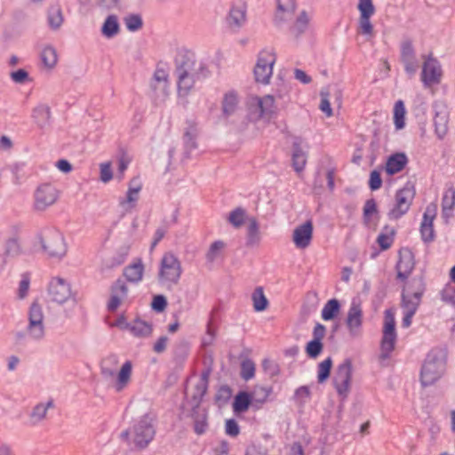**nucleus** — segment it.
I'll return each instance as SVG.
<instances>
[{
  "label": "nucleus",
  "instance_id": "obj_53",
  "mask_svg": "<svg viewBox=\"0 0 455 455\" xmlns=\"http://www.w3.org/2000/svg\"><path fill=\"white\" fill-rule=\"evenodd\" d=\"M253 307L255 311L260 312L266 309L267 299H266L262 288H257L252 293Z\"/></svg>",
  "mask_w": 455,
  "mask_h": 455
},
{
  "label": "nucleus",
  "instance_id": "obj_28",
  "mask_svg": "<svg viewBox=\"0 0 455 455\" xmlns=\"http://www.w3.org/2000/svg\"><path fill=\"white\" fill-rule=\"evenodd\" d=\"M414 268V259L411 251L400 253V259L396 264L397 278L404 281Z\"/></svg>",
  "mask_w": 455,
  "mask_h": 455
},
{
  "label": "nucleus",
  "instance_id": "obj_18",
  "mask_svg": "<svg viewBox=\"0 0 455 455\" xmlns=\"http://www.w3.org/2000/svg\"><path fill=\"white\" fill-rule=\"evenodd\" d=\"M436 214L437 204L435 203L429 204L423 213L419 232L422 241L426 243L435 239L434 220Z\"/></svg>",
  "mask_w": 455,
  "mask_h": 455
},
{
  "label": "nucleus",
  "instance_id": "obj_41",
  "mask_svg": "<svg viewBox=\"0 0 455 455\" xmlns=\"http://www.w3.org/2000/svg\"><path fill=\"white\" fill-rule=\"evenodd\" d=\"M340 310V304L338 299H331L328 300L321 312V316L324 321H330L335 318Z\"/></svg>",
  "mask_w": 455,
  "mask_h": 455
},
{
  "label": "nucleus",
  "instance_id": "obj_2",
  "mask_svg": "<svg viewBox=\"0 0 455 455\" xmlns=\"http://www.w3.org/2000/svg\"><path fill=\"white\" fill-rule=\"evenodd\" d=\"M446 352L443 348H433L427 355L420 371L422 386H431L439 380L445 372Z\"/></svg>",
  "mask_w": 455,
  "mask_h": 455
},
{
  "label": "nucleus",
  "instance_id": "obj_46",
  "mask_svg": "<svg viewBox=\"0 0 455 455\" xmlns=\"http://www.w3.org/2000/svg\"><path fill=\"white\" fill-rule=\"evenodd\" d=\"M406 109L403 100H399L394 106V124L396 130H402L405 126Z\"/></svg>",
  "mask_w": 455,
  "mask_h": 455
},
{
  "label": "nucleus",
  "instance_id": "obj_1",
  "mask_svg": "<svg viewBox=\"0 0 455 455\" xmlns=\"http://www.w3.org/2000/svg\"><path fill=\"white\" fill-rule=\"evenodd\" d=\"M155 435V418L148 413L134 419L129 428L121 433L122 439L138 450L146 449Z\"/></svg>",
  "mask_w": 455,
  "mask_h": 455
},
{
  "label": "nucleus",
  "instance_id": "obj_43",
  "mask_svg": "<svg viewBox=\"0 0 455 455\" xmlns=\"http://www.w3.org/2000/svg\"><path fill=\"white\" fill-rule=\"evenodd\" d=\"M313 18V13L305 10L301 11L298 15L295 23L292 27V32L296 35H300L306 31L310 20Z\"/></svg>",
  "mask_w": 455,
  "mask_h": 455
},
{
  "label": "nucleus",
  "instance_id": "obj_63",
  "mask_svg": "<svg viewBox=\"0 0 455 455\" xmlns=\"http://www.w3.org/2000/svg\"><path fill=\"white\" fill-rule=\"evenodd\" d=\"M416 58L412 44L410 41L403 42L401 46V59Z\"/></svg>",
  "mask_w": 455,
  "mask_h": 455
},
{
  "label": "nucleus",
  "instance_id": "obj_8",
  "mask_svg": "<svg viewBox=\"0 0 455 455\" xmlns=\"http://www.w3.org/2000/svg\"><path fill=\"white\" fill-rule=\"evenodd\" d=\"M47 294L52 302L60 305L67 303L70 299L76 300L71 284L67 279L60 276H53L50 279Z\"/></svg>",
  "mask_w": 455,
  "mask_h": 455
},
{
  "label": "nucleus",
  "instance_id": "obj_24",
  "mask_svg": "<svg viewBox=\"0 0 455 455\" xmlns=\"http://www.w3.org/2000/svg\"><path fill=\"white\" fill-rule=\"evenodd\" d=\"M326 334V328L322 323H316L313 330V339L306 346V353L310 358H316L323 351V339Z\"/></svg>",
  "mask_w": 455,
  "mask_h": 455
},
{
  "label": "nucleus",
  "instance_id": "obj_3",
  "mask_svg": "<svg viewBox=\"0 0 455 455\" xmlns=\"http://www.w3.org/2000/svg\"><path fill=\"white\" fill-rule=\"evenodd\" d=\"M175 75L208 76L210 71L204 61H197L194 52L180 48L174 57Z\"/></svg>",
  "mask_w": 455,
  "mask_h": 455
},
{
  "label": "nucleus",
  "instance_id": "obj_9",
  "mask_svg": "<svg viewBox=\"0 0 455 455\" xmlns=\"http://www.w3.org/2000/svg\"><path fill=\"white\" fill-rule=\"evenodd\" d=\"M395 320L391 310L385 311V321L383 327V335L380 344V358L385 360L389 358L395 348L396 341Z\"/></svg>",
  "mask_w": 455,
  "mask_h": 455
},
{
  "label": "nucleus",
  "instance_id": "obj_12",
  "mask_svg": "<svg viewBox=\"0 0 455 455\" xmlns=\"http://www.w3.org/2000/svg\"><path fill=\"white\" fill-rule=\"evenodd\" d=\"M60 196L57 188L51 183L39 185L34 192V209L44 211L54 204Z\"/></svg>",
  "mask_w": 455,
  "mask_h": 455
},
{
  "label": "nucleus",
  "instance_id": "obj_58",
  "mask_svg": "<svg viewBox=\"0 0 455 455\" xmlns=\"http://www.w3.org/2000/svg\"><path fill=\"white\" fill-rule=\"evenodd\" d=\"M321 101L319 105L320 110L327 116L331 117L333 115L332 108L330 103V94L327 91H321Z\"/></svg>",
  "mask_w": 455,
  "mask_h": 455
},
{
  "label": "nucleus",
  "instance_id": "obj_36",
  "mask_svg": "<svg viewBox=\"0 0 455 455\" xmlns=\"http://www.w3.org/2000/svg\"><path fill=\"white\" fill-rule=\"evenodd\" d=\"M120 31L118 18L115 14L108 15L101 27V34L106 38H113Z\"/></svg>",
  "mask_w": 455,
  "mask_h": 455
},
{
  "label": "nucleus",
  "instance_id": "obj_17",
  "mask_svg": "<svg viewBox=\"0 0 455 455\" xmlns=\"http://www.w3.org/2000/svg\"><path fill=\"white\" fill-rule=\"evenodd\" d=\"M443 70L440 62L428 56L423 63L421 71V82L425 87L438 84L441 82Z\"/></svg>",
  "mask_w": 455,
  "mask_h": 455
},
{
  "label": "nucleus",
  "instance_id": "obj_30",
  "mask_svg": "<svg viewBox=\"0 0 455 455\" xmlns=\"http://www.w3.org/2000/svg\"><path fill=\"white\" fill-rule=\"evenodd\" d=\"M144 275V265L140 259H135L124 268V276L132 283H139Z\"/></svg>",
  "mask_w": 455,
  "mask_h": 455
},
{
  "label": "nucleus",
  "instance_id": "obj_22",
  "mask_svg": "<svg viewBox=\"0 0 455 455\" xmlns=\"http://www.w3.org/2000/svg\"><path fill=\"white\" fill-rule=\"evenodd\" d=\"M110 298L107 307L108 311H116L127 299L128 286L124 279L118 278L111 286Z\"/></svg>",
  "mask_w": 455,
  "mask_h": 455
},
{
  "label": "nucleus",
  "instance_id": "obj_35",
  "mask_svg": "<svg viewBox=\"0 0 455 455\" xmlns=\"http://www.w3.org/2000/svg\"><path fill=\"white\" fill-rule=\"evenodd\" d=\"M32 117L40 128H44L51 122V109L45 104L36 106L32 112Z\"/></svg>",
  "mask_w": 455,
  "mask_h": 455
},
{
  "label": "nucleus",
  "instance_id": "obj_7",
  "mask_svg": "<svg viewBox=\"0 0 455 455\" xmlns=\"http://www.w3.org/2000/svg\"><path fill=\"white\" fill-rule=\"evenodd\" d=\"M275 61L276 55L273 48H265L259 52L253 69L257 83L262 84H268L270 83Z\"/></svg>",
  "mask_w": 455,
  "mask_h": 455
},
{
  "label": "nucleus",
  "instance_id": "obj_23",
  "mask_svg": "<svg viewBox=\"0 0 455 455\" xmlns=\"http://www.w3.org/2000/svg\"><path fill=\"white\" fill-rule=\"evenodd\" d=\"M141 189L142 184L139 178H134L130 181L125 196L119 199V204L124 211L131 212L135 207Z\"/></svg>",
  "mask_w": 455,
  "mask_h": 455
},
{
  "label": "nucleus",
  "instance_id": "obj_44",
  "mask_svg": "<svg viewBox=\"0 0 455 455\" xmlns=\"http://www.w3.org/2000/svg\"><path fill=\"white\" fill-rule=\"evenodd\" d=\"M291 160L292 167L297 172L304 170L307 164V155L297 144L293 146Z\"/></svg>",
  "mask_w": 455,
  "mask_h": 455
},
{
  "label": "nucleus",
  "instance_id": "obj_47",
  "mask_svg": "<svg viewBox=\"0 0 455 455\" xmlns=\"http://www.w3.org/2000/svg\"><path fill=\"white\" fill-rule=\"evenodd\" d=\"M197 135L196 128L194 126H191L189 129H188L184 134L183 141H184V148H185V155L186 157H189V154L191 151L196 148V138Z\"/></svg>",
  "mask_w": 455,
  "mask_h": 455
},
{
  "label": "nucleus",
  "instance_id": "obj_21",
  "mask_svg": "<svg viewBox=\"0 0 455 455\" xmlns=\"http://www.w3.org/2000/svg\"><path fill=\"white\" fill-rule=\"evenodd\" d=\"M313 238V223L311 220H307L304 223L298 225L292 233V242L296 248L304 250L307 248Z\"/></svg>",
  "mask_w": 455,
  "mask_h": 455
},
{
  "label": "nucleus",
  "instance_id": "obj_13",
  "mask_svg": "<svg viewBox=\"0 0 455 455\" xmlns=\"http://www.w3.org/2000/svg\"><path fill=\"white\" fill-rule=\"evenodd\" d=\"M210 371H204L197 378H190L186 387V395L192 400L193 406H198L208 388Z\"/></svg>",
  "mask_w": 455,
  "mask_h": 455
},
{
  "label": "nucleus",
  "instance_id": "obj_26",
  "mask_svg": "<svg viewBox=\"0 0 455 455\" xmlns=\"http://www.w3.org/2000/svg\"><path fill=\"white\" fill-rule=\"evenodd\" d=\"M455 207V188L452 186L447 187L442 197V218L448 223L453 216Z\"/></svg>",
  "mask_w": 455,
  "mask_h": 455
},
{
  "label": "nucleus",
  "instance_id": "obj_34",
  "mask_svg": "<svg viewBox=\"0 0 455 455\" xmlns=\"http://www.w3.org/2000/svg\"><path fill=\"white\" fill-rule=\"evenodd\" d=\"M261 241L259 231V224L256 218L248 219V226L246 229V245L249 247L258 246Z\"/></svg>",
  "mask_w": 455,
  "mask_h": 455
},
{
  "label": "nucleus",
  "instance_id": "obj_61",
  "mask_svg": "<svg viewBox=\"0 0 455 455\" xmlns=\"http://www.w3.org/2000/svg\"><path fill=\"white\" fill-rule=\"evenodd\" d=\"M226 434L231 437H235L240 433V427L234 419H229L226 420L225 424Z\"/></svg>",
  "mask_w": 455,
  "mask_h": 455
},
{
  "label": "nucleus",
  "instance_id": "obj_48",
  "mask_svg": "<svg viewBox=\"0 0 455 455\" xmlns=\"http://www.w3.org/2000/svg\"><path fill=\"white\" fill-rule=\"evenodd\" d=\"M41 60L46 68H52L58 61V54L55 48L52 46H45L42 50Z\"/></svg>",
  "mask_w": 455,
  "mask_h": 455
},
{
  "label": "nucleus",
  "instance_id": "obj_5",
  "mask_svg": "<svg viewBox=\"0 0 455 455\" xmlns=\"http://www.w3.org/2000/svg\"><path fill=\"white\" fill-rule=\"evenodd\" d=\"M182 275V267L180 259L172 252H165L160 261L158 270L159 283L168 288L176 285Z\"/></svg>",
  "mask_w": 455,
  "mask_h": 455
},
{
  "label": "nucleus",
  "instance_id": "obj_55",
  "mask_svg": "<svg viewBox=\"0 0 455 455\" xmlns=\"http://www.w3.org/2000/svg\"><path fill=\"white\" fill-rule=\"evenodd\" d=\"M63 23L61 11L59 8H52L48 13V24L52 29H58Z\"/></svg>",
  "mask_w": 455,
  "mask_h": 455
},
{
  "label": "nucleus",
  "instance_id": "obj_54",
  "mask_svg": "<svg viewBox=\"0 0 455 455\" xmlns=\"http://www.w3.org/2000/svg\"><path fill=\"white\" fill-rule=\"evenodd\" d=\"M331 365L332 360L331 357L326 358L319 363L317 369V380L319 383H323L328 379Z\"/></svg>",
  "mask_w": 455,
  "mask_h": 455
},
{
  "label": "nucleus",
  "instance_id": "obj_6",
  "mask_svg": "<svg viewBox=\"0 0 455 455\" xmlns=\"http://www.w3.org/2000/svg\"><path fill=\"white\" fill-rule=\"evenodd\" d=\"M28 323L26 333L28 339L35 342H40L45 338L46 327L44 313L42 305L33 301L27 312Z\"/></svg>",
  "mask_w": 455,
  "mask_h": 455
},
{
  "label": "nucleus",
  "instance_id": "obj_42",
  "mask_svg": "<svg viewBox=\"0 0 455 455\" xmlns=\"http://www.w3.org/2000/svg\"><path fill=\"white\" fill-rule=\"evenodd\" d=\"M130 332L134 337H148L152 332V327L147 322L140 319H136L132 323Z\"/></svg>",
  "mask_w": 455,
  "mask_h": 455
},
{
  "label": "nucleus",
  "instance_id": "obj_45",
  "mask_svg": "<svg viewBox=\"0 0 455 455\" xmlns=\"http://www.w3.org/2000/svg\"><path fill=\"white\" fill-rule=\"evenodd\" d=\"M226 243L221 240L214 241L209 247L205 259L208 262L212 263L222 257Z\"/></svg>",
  "mask_w": 455,
  "mask_h": 455
},
{
  "label": "nucleus",
  "instance_id": "obj_52",
  "mask_svg": "<svg viewBox=\"0 0 455 455\" xmlns=\"http://www.w3.org/2000/svg\"><path fill=\"white\" fill-rule=\"evenodd\" d=\"M126 28L131 32L138 31L142 28V18L139 14H128L124 19Z\"/></svg>",
  "mask_w": 455,
  "mask_h": 455
},
{
  "label": "nucleus",
  "instance_id": "obj_27",
  "mask_svg": "<svg viewBox=\"0 0 455 455\" xmlns=\"http://www.w3.org/2000/svg\"><path fill=\"white\" fill-rule=\"evenodd\" d=\"M423 291V288L413 292H411L408 289H404L402 294L403 311H412L416 313L420 304Z\"/></svg>",
  "mask_w": 455,
  "mask_h": 455
},
{
  "label": "nucleus",
  "instance_id": "obj_33",
  "mask_svg": "<svg viewBox=\"0 0 455 455\" xmlns=\"http://www.w3.org/2000/svg\"><path fill=\"white\" fill-rule=\"evenodd\" d=\"M407 163L408 158L404 153L393 154L387 160L386 172L389 175H394L403 170Z\"/></svg>",
  "mask_w": 455,
  "mask_h": 455
},
{
  "label": "nucleus",
  "instance_id": "obj_56",
  "mask_svg": "<svg viewBox=\"0 0 455 455\" xmlns=\"http://www.w3.org/2000/svg\"><path fill=\"white\" fill-rule=\"evenodd\" d=\"M241 377L244 380H250L255 375V363L251 359H245L241 363Z\"/></svg>",
  "mask_w": 455,
  "mask_h": 455
},
{
  "label": "nucleus",
  "instance_id": "obj_31",
  "mask_svg": "<svg viewBox=\"0 0 455 455\" xmlns=\"http://www.w3.org/2000/svg\"><path fill=\"white\" fill-rule=\"evenodd\" d=\"M132 372V363L131 361H126L121 366L116 379L115 382V389L116 392L123 391L130 383Z\"/></svg>",
  "mask_w": 455,
  "mask_h": 455
},
{
  "label": "nucleus",
  "instance_id": "obj_59",
  "mask_svg": "<svg viewBox=\"0 0 455 455\" xmlns=\"http://www.w3.org/2000/svg\"><path fill=\"white\" fill-rule=\"evenodd\" d=\"M377 213V204L374 199H369L365 202L363 207V219L366 223L370 221L371 217Z\"/></svg>",
  "mask_w": 455,
  "mask_h": 455
},
{
  "label": "nucleus",
  "instance_id": "obj_4",
  "mask_svg": "<svg viewBox=\"0 0 455 455\" xmlns=\"http://www.w3.org/2000/svg\"><path fill=\"white\" fill-rule=\"evenodd\" d=\"M275 97L270 94L251 96L247 101V119L249 122L267 124L275 112Z\"/></svg>",
  "mask_w": 455,
  "mask_h": 455
},
{
  "label": "nucleus",
  "instance_id": "obj_14",
  "mask_svg": "<svg viewBox=\"0 0 455 455\" xmlns=\"http://www.w3.org/2000/svg\"><path fill=\"white\" fill-rule=\"evenodd\" d=\"M44 251L50 258L61 259L67 253V246L62 235L58 231L51 232L45 238H40Z\"/></svg>",
  "mask_w": 455,
  "mask_h": 455
},
{
  "label": "nucleus",
  "instance_id": "obj_51",
  "mask_svg": "<svg viewBox=\"0 0 455 455\" xmlns=\"http://www.w3.org/2000/svg\"><path fill=\"white\" fill-rule=\"evenodd\" d=\"M52 406V402L49 401L45 403H39L36 405L30 414L31 419L34 420V423H37L44 419L47 414V411L49 408Z\"/></svg>",
  "mask_w": 455,
  "mask_h": 455
},
{
  "label": "nucleus",
  "instance_id": "obj_19",
  "mask_svg": "<svg viewBox=\"0 0 455 455\" xmlns=\"http://www.w3.org/2000/svg\"><path fill=\"white\" fill-rule=\"evenodd\" d=\"M151 89L156 97H167L169 93V68L163 64L156 67L150 83Z\"/></svg>",
  "mask_w": 455,
  "mask_h": 455
},
{
  "label": "nucleus",
  "instance_id": "obj_39",
  "mask_svg": "<svg viewBox=\"0 0 455 455\" xmlns=\"http://www.w3.org/2000/svg\"><path fill=\"white\" fill-rule=\"evenodd\" d=\"M251 402V396L247 392H239L233 402V411L235 414L246 411Z\"/></svg>",
  "mask_w": 455,
  "mask_h": 455
},
{
  "label": "nucleus",
  "instance_id": "obj_15",
  "mask_svg": "<svg viewBox=\"0 0 455 455\" xmlns=\"http://www.w3.org/2000/svg\"><path fill=\"white\" fill-rule=\"evenodd\" d=\"M363 313L361 303L353 299L350 303L347 317L346 326L351 337L356 338L362 334Z\"/></svg>",
  "mask_w": 455,
  "mask_h": 455
},
{
  "label": "nucleus",
  "instance_id": "obj_64",
  "mask_svg": "<svg viewBox=\"0 0 455 455\" xmlns=\"http://www.w3.org/2000/svg\"><path fill=\"white\" fill-rule=\"evenodd\" d=\"M406 73L410 76H413L419 68V63L416 58L402 60Z\"/></svg>",
  "mask_w": 455,
  "mask_h": 455
},
{
  "label": "nucleus",
  "instance_id": "obj_11",
  "mask_svg": "<svg viewBox=\"0 0 455 455\" xmlns=\"http://www.w3.org/2000/svg\"><path fill=\"white\" fill-rule=\"evenodd\" d=\"M353 365L350 359L341 363L336 371L333 378V385L338 395L345 399L347 397L352 381Z\"/></svg>",
  "mask_w": 455,
  "mask_h": 455
},
{
  "label": "nucleus",
  "instance_id": "obj_50",
  "mask_svg": "<svg viewBox=\"0 0 455 455\" xmlns=\"http://www.w3.org/2000/svg\"><path fill=\"white\" fill-rule=\"evenodd\" d=\"M30 287V274L25 272L20 275V281L19 283L17 290V297L19 299H24L28 297Z\"/></svg>",
  "mask_w": 455,
  "mask_h": 455
},
{
  "label": "nucleus",
  "instance_id": "obj_57",
  "mask_svg": "<svg viewBox=\"0 0 455 455\" xmlns=\"http://www.w3.org/2000/svg\"><path fill=\"white\" fill-rule=\"evenodd\" d=\"M310 398V390L307 386L298 387L293 395L296 403L304 405Z\"/></svg>",
  "mask_w": 455,
  "mask_h": 455
},
{
  "label": "nucleus",
  "instance_id": "obj_29",
  "mask_svg": "<svg viewBox=\"0 0 455 455\" xmlns=\"http://www.w3.org/2000/svg\"><path fill=\"white\" fill-rule=\"evenodd\" d=\"M177 77V92L180 98H186L193 90L196 83L206 76H194L183 75H175Z\"/></svg>",
  "mask_w": 455,
  "mask_h": 455
},
{
  "label": "nucleus",
  "instance_id": "obj_38",
  "mask_svg": "<svg viewBox=\"0 0 455 455\" xmlns=\"http://www.w3.org/2000/svg\"><path fill=\"white\" fill-rule=\"evenodd\" d=\"M21 253V246L17 235H12L4 240V255L14 258Z\"/></svg>",
  "mask_w": 455,
  "mask_h": 455
},
{
  "label": "nucleus",
  "instance_id": "obj_40",
  "mask_svg": "<svg viewBox=\"0 0 455 455\" xmlns=\"http://www.w3.org/2000/svg\"><path fill=\"white\" fill-rule=\"evenodd\" d=\"M238 96L235 92H228L225 94L222 102L223 114L229 116L234 114L238 106Z\"/></svg>",
  "mask_w": 455,
  "mask_h": 455
},
{
  "label": "nucleus",
  "instance_id": "obj_32",
  "mask_svg": "<svg viewBox=\"0 0 455 455\" xmlns=\"http://www.w3.org/2000/svg\"><path fill=\"white\" fill-rule=\"evenodd\" d=\"M295 0H278L275 20L279 22L290 20L296 10Z\"/></svg>",
  "mask_w": 455,
  "mask_h": 455
},
{
  "label": "nucleus",
  "instance_id": "obj_20",
  "mask_svg": "<svg viewBox=\"0 0 455 455\" xmlns=\"http://www.w3.org/2000/svg\"><path fill=\"white\" fill-rule=\"evenodd\" d=\"M247 6L243 0L235 1L227 17V23L233 32H238L246 23Z\"/></svg>",
  "mask_w": 455,
  "mask_h": 455
},
{
  "label": "nucleus",
  "instance_id": "obj_37",
  "mask_svg": "<svg viewBox=\"0 0 455 455\" xmlns=\"http://www.w3.org/2000/svg\"><path fill=\"white\" fill-rule=\"evenodd\" d=\"M248 219L246 211L242 207L235 208L227 217L228 222L235 228H242Z\"/></svg>",
  "mask_w": 455,
  "mask_h": 455
},
{
  "label": "nucleus",
  "instance_id": "obj_25",
  "mask_svg": "<svg viewBox=\"0 0 455 455\" xmlns=\"http://www.w3.org/2000/svg\"><path fill=\"white\" fill-rule=\"evenodd\" d=\"M434 109L435 132L438 139L443 140L448 132V124L450 119L449 112L446 107L438 104L434 105Z\"/></svg>",
  "mask_w": 455,
  "mask_h": 455
},
{
  "label": "nucleus",
  "instance_id": "obj_49",
  "mask_svg": "<svg viewBox=\"0 0 455 455\" xmlns=\"http://www.w3.org/2000/svg\"><path fill=\"white\" fill-rule=\"evenodd\" d=\"M395 230L392 228L386 227L378 236V243L382 250H387L394 242Z\"/></svg>",
  "mask_w": 455,
  "mask_h": 455
},
{
  "label": "nucleus",
  "instance_id": "obj_60",
  "mask_svg": "<svg viewBox=\"0 0 455 455\" xmlns=\"http://www.w3.org/2000/svg\"><path fill=\"white\" fill-rule=\"evenodd\" d=\"M442 299L446 303L455 306V288L450 284L446 285L441 292Z\"/></svg>",
  "mask_w": 455,
  "mask_h": 455
},
{
  "label": "nucleus",
  "instance_id": "obj_62",
  "mask_svg": "<svg viewBox=\"0 0 455 455\" xmlns=\"http://www.w3.org/2000/svg\"><path fill=\"white\" fill-rule=\"evenodd\" d=\"M113 178V172L110 163H102L100 164V180L104 183L110 181Z\"/></svg>",
  "mask_w": 455,
  "mask_h": 455
},
{
  "label": "nucleus",
  "instance_id": "obj_16",
  "mask_svg": "<svg viewBox=\"0 0 455 455\" xmlns=\"http://www.w3.org/2000/svg\"><path fill=\"white\" fill-rule=\"evenodd\" d=\"M357 8L360 12L358 31L367 38H370L373 35V26L371 18L375 13V6L372 0H358Z\"/></svg>",
  "mask_w": 455,
  "mask_h": 455
},
{
  "label": "nucleus",
  "instance_id": "obj_10",
  "mask_svg": "<svg viewBox=\"0 0 455 455\" xmlns=\"http://www.w3.org/2000/svg\"><path fill=\"white\" fill-rule=\"evenodd\" d=\"M415 190L412 186H405L399 189L395 197V204L387 215L390 220H398L410 209L414 199Z\"/></svg>",
  "mask_w": 455,
  "mask_h": 455
}]
</instances>
